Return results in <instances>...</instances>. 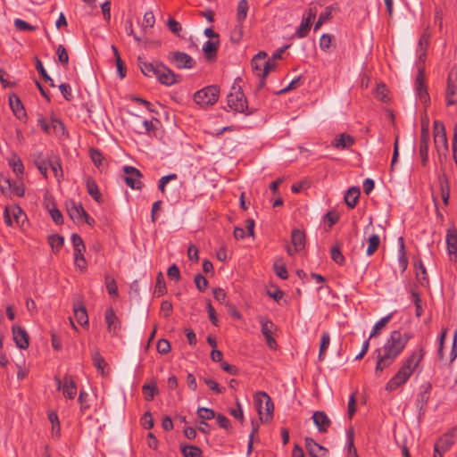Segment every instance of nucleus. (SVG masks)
I'll return each instance as SVG.
<instances>
[{
	"label": "nucleus",
	"mask_w": 457,
	"mask_h": 457,
	"mask_svg": "<svg viewBox=\"0 0 457 457\" xmlns=\"http://www.w3.org/2000/svg\"><path fill=\"white\" fill-rule=\"evenodd\" d=\"M453 71H451L448 75L447 79V89H446V104L447 105H453L457 103V98H454L456 95V87L452 81Z\"/></svg>",
	"instance_id": "7c9ffc66"
},
{
	"label": "nucleus",
	"mask_w": 457,
	"mask_h": 457,
	"mask_svg": "<svg viewBox=\"0 0 457 457\" xmlns=\"http://www.w3.org/2000/svg\"><path fill=\"white\" fill-rule=\"evenodd\" d=\"M34 163L39 172L46 178L47 176V170L49 167V160L48 158L45 157L42 153H39L37 154H35L34 158Z\"/></svg>",
	"instance_id": "2f4dec72"
},
{
	"label": "nucleus",
	"mask_w": 457,
	"mask_h": 457,
	"mask_svg": "<svg viewBox=\"0 0 457 457\" xmlns=\"http://www.w3.org/2000/svg\"><path fill=\"white\" fill-rule=\"evenodd\" d=\"M67 212L72 220H79L82 219V215H86L81 204H76L74 201L67 202L66 204Z\"/></svg>",
	"instance_id": "4be33fe9"
},
{
	"label": "nucleus",
	"mask_w": 457,
	"mask_h": 457,
	"mask_svg": "<svg viewBox=\"0 0 457 457\" xmlns=\"http://www.w3.org/2000/svg\"><path fill=\"white\" fill-rule=\"evenodd\" d=\"M46 208L48 210L50 216L53 220V221L57 224L61 225L63 223V217L62 212L57 209L54 200H46L45 203Z\"/></svg>",
	"instance_id": "393cba45"
},
{
	"label": "nucleus",
	"mask_w": 457,
	"mask_h": 457,
	"mask_svg": "<svg viewBox=\"0 0 457 457\" xmlns=\"http://www.w3.org/2000/svg\"><path fill=\"white\" fill-rule=\"evenodd\" d=\"M167 26L173 34L179 36V32L182 30V27L179 21L170 17L167 21Z\"/></svg>",
	"instance_id": "338daca9"
},
{
	"label": "nucleus",
	"mask_w": 457,
	"mask_h": 457,
	"mask_svg": "<svg viewBox=\"0 0 457 457\" xmlns=\"http://www.w3.org/2000/svg\"><path fill=\"white\" fill-rule=\"evenodd\" d=\"M434 129V143L438 154H445L447 149V137L443 122L435 120L433 124Z\"/></svg>",
	"instance_id": "1a4fd4ad"
},
{
	"label": "nucleus",
	"mask_w": 457,
	"mask_h": 457,
	"mask_svg": "<svg viewBox=\"0 0 457 457\" xmlns=\"http://www.w3.org/2000/svg\"><path fill=\"white\" fill-rule=\"evenodd\" d=\"M205 385L212 391H214L217 394H221L225 392V387L220 386L214 379L207 378H204Z\"/></svg>",
	"instance_id": "0e129e2a"
},
{
	"label": "nucleus",
	"mask_w": 457,
	"mask_h": 457,
	"mask_svg": "<svg viewBox=\"0 0 457 457\" xmlns=\"http://www.w3.org/2000/svg\"><path fill=\"white\" fill-rule=\"evenodd\" d=\"M438 182H439L440 192H441L443 203L445 205H447L449 203V197H450V185H449V180L445 173L442 175H439Z\"/></svg>",
	"instance_id": "a878e982"
},
{
	"label": "nucleus",
	"mask_w": 457,
	"mask_h": 457,
	"mask_svg": "<svg viewBox=\"0 0 457 457\" xmlns=\"http://www.w3.org/2000/svg\"><path fill=\"white\" fill-rule=\"evenodd\" d=\"M360 194V188L357 187H353L346 191L345 202L349 208L353 209L356 206Z\"/></svg>",
	"instance_id": "c85d7f7f"
},
{
	"label": "nucleus",
	"mask_w": 457,
	"mask_h": 457,
	"mask_svg": "<svg viewBox=\"0 0 457 457\" xmlns=\"http://www.w3.org/2000/svg\"><path fill=\"white\" fill-rule=\"evenodd\" d=\"M142 391L145 395V399L146 401H152L154 399L155 394L158 393V389H157V386L155 384H154V385L145 384L142 386Z\"/></svg>",
	"instance_id": "de8ad7c7"
},
{
	"label": "nucleus",
	"mask_w": 457,
	"mask_h": 457,
	"mask_svg": "<svg viewBox=\"0 0 457 457\" xmlns=\"http://www.w3.org/2000/svg\"><path fill=\"white\" fill-rule=\"evenodd\" d=\"M368 243L369 245L366 253L369 256H370L378 249L380 245V238L378 235H371L368 238Z\"/></svg>",
	"instance_id": "37998d69"
},
{
	"label": "nucleus",
	"mask_w": 457,
	"mask_h": 457,
	"mask_svg": "<svg viewBox=\"0 0 457 457\" xmlns=\"http://www.w3.org/2000/svg\"><path fill=\"white\" fill-rule=\"evenodd\" d=\"M355 143V138L347 133H341L331 143L336 149H348Z\"/></svg>",
	"instance_id": "6ab92c4d"
},
{
	"label": "nucleus",
	"mask_w": 457,
	"mask_h": 457,
	"mask_svg": "<svg viewBox=\"0 0 457 457\" xmlns=\"http://www.w3.org/2000/svg\"><path fill=\"white\" fill-rule=\"evenodd\" d=\"M259 321L262 325V333L266 337L272 335L273 328L275 327L274 323L265 319L264 317H259Z\"/></svg>",
	"instance_id": "c03bdc74"
},
{
	"label": "nucleus",
	"mask_w": 457,
	"mask_h": 457,
	"mask_svg": "<svg viewBox=\"0 0 457 457\" xmlns=\"http://www.w3.org/2000/svg\"><path fill=\"white\" fill-rule=\"evenodd\" d=\"M9 104L13 114L17 119L23 120L27 117L24 105L16 94L12 93L9 96Z\"/></svg>",
	"instance_id": "f3484780"
},
{
	"label": "nucleus",
	"mask_w": 457,
	"mask_h": 457,
	"mask_svg": "<svg viewBox=\"0 0 457 457\" xmlns=\"http://www.w3.org/2000/svg\"><path fill=\"white\" fill-rule=\"evenodd\" d=\"M330 343V337L328 332L324 331L321 335L320 338V352H319V360L321 361L324 360L325 353Z\"/></svg>",
	"instance_id": "a19ab883"
},
{
	"label": "nucleus",
	"mask_w": 457,
	"mask_h": 457,
	"mask_svg": "<svg viewBox=\"0 0 457 457\" xmlns=\"http://www.w3.org/2000/svg\"><path fill=\"white\" fill-rule=\"evenodd\" d=\"M415 90L420 102L428 104L430 101V97L428 93L427 86L425 85V73L423 67H420L418 70V74L415 79Z\"/></svg>",
	"instance_id": "f8f14e48"
},
{
	"label": "nucleus",
	"mask_w": 457,
	"mask_h": 457,
	"mask_svg": "<svg viewBox=\"0 0 457 457\" xmlns=\"http://www.w3.org/2000/svg\"><path fill=\"white\" fill-rule=\"evenodd\" d=\"M155 23V18L153 12H146L143 17L142 28L145 30L147 28H153Z\"/></svg>",
	"instance_id": "bf43d9fd"
},
{
	"label": "nucleus",
	"mask_w": 457,
	"mask_h": 457,
	"mask_svg": "<svg viewBox=\"0 0 457 457\" xmlns=\"http://www.w3.org/2000/svg\"><path fill=\"white\" fill-rule=\"evenodd\" d=\"M428 142H429V131L427 126L422 124L420 138V156L421 159V165L426 166L428 162Z\"/></svg>",
	"instance_id": "ddd939ff"
},
{
	"label": "nucleus",
	"mask_w": 457,
	"mask_h": 457,
	"mask_svg": "<svg viewBox=\"0 0 457 457\" xmlns=\"http://www.w3.org/2000/svg\"><path fill=\"white\" fill-rule=\"evenodd\" d=\"M255 408L262 423L272 420L274 404L270 396L262 391L257 392L253 396Z\"/></svg>",
	"instance_id": "7ed1b4c3"
},
{
	"label": "nucleus",
	"mask_w": 457,
	"mask_h": 457,
	"mask_svg": "<svg viewBox=\"0 0 457 457\" xmlns=\"http://www.w3.org/2000/svg\"><path fill=\"white\" fill-rule=\"evenodd\" d=\"M59 89H60L63 98L66 101L70 102V101L72 100L73 96H72L71 87L70 84H68V83H62L59 86Z\"/></svg>",
	"instance_id": "774afa93"
},
{
	"label": "nucleus",
	"mask_w": 457,
	"mask_h": 457,
	"mask_svg": "<svg viewBox=\"0 0 457 457\" xmlns=\"http://www.w3.org/2000/svg\"><path fill=\"white\" fill-rule=\"evenodd\" d=\"M137 62L141 72L148 78L154 77L158 79V76L162 70V66H165V64L160 61L148 62L143 56H138Z\"/></svg>",
	"instance_id": "6e6552de"
},
{
	"label": "nucleus",
	"mask_w": 457,
	"mask_h": 457,
	"mask_svg": "<svg viewBox=\"0 0 457 457\" xmlns=\"http://www.w3.org/2000/svg\"><path fill=\"white\" fill-rule=\"evenodd\" d=\"M86 187L88 195L97 203L103 202V196L102 194L99 191L98 186L95 179H93L91 177L86 178Z\"/></svg>",
	"instance_id": "b1692460"
},
{
	"label": "nucleus",
	"mask_w": 457,
	"mask_h": 457,
	"mask_svg": "<svg viewBox=\"0 0 457 457\" xmlns=\"http://www.w3.org/2000/svg\"><path fill=\"white\" fill-rule=\"evenodd\" d=\"M347 452L348 457H359L354 446V431L353 428L347 430Z\"/></svg>",
	"instance_id": "58836bf2"
},
{
	"label": "nucleus",
	"mask_w": 457,
	"mask_h": 457,
	"mask_svg": "<svg viewBox=\"0 0 457 457\" xmlns=\"http://www.w3.org/2000/svg\"><path fill=\"white\" fill-rule=\"evenodd\" d=\"M277 68V63L275 61L271 59H265L264 65L262 71V76L263 78H266L268 74L273 71H275Z\"/></svg>",
	"instance_id": "052dcab7"
},
{
	"label": "nucleus",
	"mask_w": 457,
	"mask_h": 457,
	"mask_svg": "<svg viewBox=\"0 0 457 457\" xmlns=\"http://www.w3.org/2000/svg\"><path fill=\"white\" fill-rule=\"evenodd\" d=\"M220 88L216 85L205 87L194 94V101L201 106L214 104L219 98Z\"/></svg>",
	"instance_id": "423d86ee"
},
{
	"label": "nucleus",
	"mask_w": 457,
	"mask_h": 457,
	"mask_svg": "<svg viewBox=\"0 0 457 457\" xmlns=\"http://www.w3.org/2000/svg\"><path fill=\"white\" fill-rule=\"evenodd\" d=\"M36 70L45 82L48 83L50 87H54L55 84L54 79L48 75L42 62L36 56L35 57Z\"/></svg>",
	"instance_id": "e433bc0d"
},
{
	"label": "nucleus",
	"mask_w": 457,
	"mask_h": 457,
	"mask_svg": "<svg viewBox=\"0 0 457 457\" xmlns=\"http://www.w3.org/2000/svg\"><path fill=\"white\" fill-rule=\"evenodd\" d=\"M47 242L54 253H57L64 245V237L59 234H53L47 237Z\"/></svg>",
	"instance_id": "72a5a7b5"
},
{
	"label": "nucleus",
	"mask_w": 457,
	"mask_h": 457,
	"mask_svg": "<svg viewBox=\"0 0 457 457\" xmlns=\"http://www.w3.org/2000/svg\"><path fill=\"white\" fill-rule=\"evenodd\" d=\"M49 167L52 169L56 178L62 177V169L59 158H56L55 160H49Z\"/></svg>",
	"instance_id": "69168bd1"
},
{
	"label": "nucleus",
	"mask_w": 457,
	"mask_h": 457,
	"mask_svg": "<svg viewBox=\"0 0 457 457\" xmlns=\"http://www.w3.org/2000/svg\"><path fill=\"white\" fill-rule=\"evenodd\" d=\"M331 259L337 264L343 265L345 263V256L343 255L339 246L335 245L330 249Z\"/></svg>",
	"instance_id": "8fccbe9b"
},
{
	"label": "nucleus",
	"mask_w": 457,
	"mask_h": 457,
	"mask_svg": "<svg viewBox=\"0 0 457 457\" xmlns=\"http://www.w3.org/2000/svg\"><path fill=\"white\" fill-rule=\"evenodd\" d=\"M168 62L177 69H192L196 62L191 55L180 51L170 52L167 55Z\"/></svg>",
	"instance_id": "0eeeda50"
},
{
	"label": "nucleus",
	"mask_w": 457,
	"mask_h": 457,
	"mask_svg": "<svg viewBox=\"0 0 457 457\" xmlns=\"http://www.w3.org/2000/svg\"><path fill=\"white\" fill-rule=\"evenodd\" d=\"M73 312L74 316L77 320V322L84 327L88 326V316L86 307L84 306L82 302H77L73 304Z\"/></svg>",
	"instance_id": "412c9836"
},
{
	"label": "nucleus",
	"mask_w": 457,
	"mask_h": 457,
	"mask_svg": "<svg viewBox=\"0 0 457 457\" xmlns=\"http://www.w3.org/2000/svg\"><path fill=\"white\" fill-rule=\"evenodd\" d=\"M13 340L16 346L20 349L25 350L29 345V334L22 327L13 325L12 328Z\"/></svg>",
	"instance_id": "dca6fc26"
},
{
	"label": "nucleus",
	"mask_w": 457,
	"mask_h": 457,
	"mask_svg": "<svg viewBox=\"0 0 457 457\" xmlns=\"http://www.w3.org/2000/svg\"><path fill=\"white\" fill-rule=\"evenodd\" d=\"M51 122V128L56 135L63 136L66 133L65 126L60 119L55 116H52Z\"/></svg>",
	"instance_id": "a18cd8bd"
},
{
	"label": "nucleus",
	"mask_w": 457,
	"mask_h": 457,
	"mask_svg": "<svg viewBox=\"0 0 457 457\" xmlns=\"http://www.w3.org/2000/svg\"><path fill=\"white\" fill-rule=\"evenodd\" d=\"M249 4L247 0H240L236 9V24L234 29L230 32V40L238 43L244 35V21L247 17Z\"/></svg>",
	"instance_id": "20e7f679"
},
{
	"label": "nucleus",
	"mask_w": 457,
	"mask_h": 457,
	"mask_svg": "<svg viewBox=\"0 0 457 457\" xmlns=\"http://www.w3.org/2000/svg\"><path fill=\"white\" fill-rule=\"evenodd\" d=\"M194 282L195 284L196 288L200 292H204L208 288V280L201 273H197L194 278Z\"/></svg>",
	"instance_id": "603ef678"
},
{
	"label": "nucleus",
	"mask_w": 457,
	"mask_h": 457,
	"mask_svg": "<svg viewBox=\"0 0 457 457\" xmlns=\"http://www.w3.org/2000/svg\"><path fill=\"white\" fill-rule=\"evenodd\" d=\"M197 416L202 420L200 424L209 427L205 420H212L216 417V413L212 409L199 407L196 411Z\"/></svg>",
	"instance_id": "c9c22d12"
},
{
	"label": "nucleus",
	"mask_w": 457,
	"mask_h": 457,
	"mask_svg": "<svg viewBox=\"0 0 457 457\" xmlns=\"http://www.w3.org/2000/svg\"><path fill=\"white\" fill-rule=\"evenodd\" d=\"M411 336L408 333H402L400 330H394L383 346V353L377 349L378 359L376 363V374L382 372L389 367L395 359L402 353Z\"/></svg>",
	"instance_id": "f257e3e1"
},
{
	"label": "nucleus",
	"mask_w": 457,
	"mask_h": 457,
	"mask_svg": "<svg viewBox=\"0 0 457 457\" xmlns=\"http://www.w3.org/2000/svg\"><path fill=\"white\" fill-rule=\"evenodd\" d=\"M104 320L107 324V330L113 336H117L120 330L121 322L112 307H109L105 310Z\"/></svg>",
	"instance_id": "4468645a"
},
{
	"label": "nucleus",
	"mask_w": 457,
	"mask_h": 457,
	"mask_svg": "<svg viewBox=\"0 0 457 457\" xmlns=\"http://www.w3.org/2000/svg\"><path fill=\"white\" fill-rule=\"evenodd\" d=\"M9 165L12 168V171L17 176H21L24 173V166L23 163L16 154L12 156V159L9 160Z\"/></svg>",
	"instance_id": "ea45409f"
},
{
	"label": "nucleus",
	"mask_w": 457,
	"mask_h": 457,
	"mask_svg": "<svg viewBox=\"0 0 457 457\" xmlns=\"http://www.w3.org/2000/svg\"><path fill=\"white\" fill-rule=\"evenodd\" d=\"M156 349L160 354H167L170 351V344L167 339L161 338L157 342Z\"/></svg>",
	"instance_id": "680f3d73"
},
{
	"label": "nucleus",
	"mask_w": 457,
	"mask_h": 457,
	"mask_svg": "<svg viewBox=\"0 0 457 457\" xmlns=\"http://www.w3.org/2000/svg\"><path fill=\"white\" fill-rule=\"evenodd\" d=\"M92 362L95 368L103 375H105V369L108 367V364L104 358L101 355L98 349H95L92 353Z\"/></svg>",
	"instance_id": "bb28decb"
},
{
	"label": "nucleus",
	"mask_w": 457,
	"mask_h": 457,
	"mask_svg": "<svg viewBox=\"0 0 457 457\" xmlns=\"http://www.w3.org/2000/svg\"><path fill=\"white\" fill-rule=\"evenodd\" d=\"M429 43V37L427 34H422L419 40V58L423 62V57L426 55V49Z\"/></svg>",
	"instance_id": "09e8293b"
},
{
	"label": "nucleus",
	"mask_w": 457,
	"mask_h": 457,
	"mask_svg": "<svg viewBox=\"0 0 457 457\" xmlns=\"http://www.w3.org/2000/svg\"><path fill=\"white\" fill-rule=\"evenodd\" d=\"M162 71L158 76V82L166 87L173 86L181 80V76L176 74L168 66H162Z\"/></svg>",
	"instance_id": "2eb2a0df"
},
{
	"label": "nucleus",
	"mask_w": 457,
	"mask_h": 457,
	"mask_svg": "<svg viewBox=\"0 0 457 457\" xmlns=\"http://www.w3.org/2000/svg\"><path fill=\"white\" fill-rule=\"evenodd\" d=\"M105 284H106V289H107L108 294L113 298L118 297V295H119L118 287H117V283H116L115 279L113 278H112L111 276L106 275L105 276Z\"/></svg>",
	"instance_id": "79ce46f5"
},
{
	"label": "nucleus",
	"mask_w": 457,
	"mask_h": 457,
	"mask_svg": "<svg viewBox=\"0 0 457 457\" xmlns=\"http://www.w3.org/2000/svg\"><path fill=\"white\" fill-rule=\"evenodd\" d=\"M242 79L237 78L230 87V109L237 112L249 114L247 100L245 94L241 90Z\"/></svg>",
	"instance_id": "39448f33"
},
{
	"label": "nucleus",
	"mask_w": 457,
	"mask_h": 457,
	"mask_svg": "<svg viewBox=\"0 0 457 457\" xmlns=\"http://www.w3.org/2000/svg\"><path fill=\"white\" fill-rule=\"evenodd\" d=\"M155 292L159 295H163L166 293V285L162 272H159L156 278Z\"/></svg>",
	"instance_id": "13d9d810"
},
{
	"label": "nucleus",
	"mask_w": 457,
	"mask_h": 457,
	"mask_svg": "<svg viewBox=\"0 0 457 457\" xmlns=\"http://www.w3.org/2000/svg\"><path fill=\"white\" fill-rule=\"evenodd\" d=\"M421 387L422 391L418 395L417 398V406L420 410L423 409V407L426 406L428 402L432 386L430 383H426Z\"/></svg>",
	"instance_id": "473e14b6"
},
{
	"label": "nucleus",
	"mask_w": 457,
	"mask_h": 457,
	"mask_svg": "<svg viewBox=\"0 0 457 457\" xmlns=\"http://www.w3.org/2000/svg\"><path fill=\"white\" fill-rule=\"evenodd\" d=\"M446 244H447V251L450 258L452 259V255L456 257L457 253V230L455 228H451L447 229L446 234Z\"/></svg>",
	"instance_id": "5701e85b"
},
{
	"label": "nucleus",
	"mask_w": 457,
	"mask_h": 457,
	"mask_svg": "<svg viewBox=\"0 0 457 457\" xmlns=\"http://www.w3.org/2000/svg\"><path fill=\"white\" fill-rule=\"evenodd\" d=\"M54 381L57 390H62L65 398L74 399L77 394V385L71 375L65 374L63 380L55 376Z\"/></svg>",
	"instance_id": "9d476101"
},
{
	"label": "nucleus",
	"mask_w": 457,
	"mask_h": 457,
	"mask_svg": "<svg viewBox=\"0 0 457 457\" xmlns=\"http://www.w3.org/2000/svg\"><path fill=\"white\" fill-rule=\"evenodd\" d=\"M291 241L295 247V252H299L304 247L305 234L299 229H294L291 234Z\"/></svg>",
	"instance_id": "c756f323"
},
{
	"label": "nucleus",
	"mask_w": 457,
	"mask_h": 457,
	"mask_svg": "<svg viewBox=\"0 0 457 457\" xmlns=\"http://www.w3.org/2000/svg\"><path fill=\"white\" fill-rule=\"evenodd\" d=\"M393 313H390L385 317H383L380 320H378L375 326L372 328V331L370 335V338H372L373 337L377 336L378 331L382 329L392 319Z\"/></svg>",
	"instance_id": "49530a36"
},
{
	"label": "nucleus",
	"mask_w": 457,
	"mask_h": 457,
	"mask_svg": "<svg viewBox=\"0 0 457 457\" xmlns=\"http://www.w3.org/2000/svg\"><path fill=\"white\" fill-rule=\"evenodd\" d=\"M78 402L80 405V411L85 412L90 408L89 395L84 390H81L79 395Z\"/></svg>",
	"instance_id": "864d4df0"
},
{
	"label": "nucleus",
	"mask_w": 457,
	"mask_h": 457,
	"mask_svg": "<svg viewBox=\"0 0 457 457\" xmlns=\"http://www.w3.org/2000/svg\"><path fill=\"white\" fill-rule=\"evenodd\" d=\"M268 57V54L264 51H260L256 54L251 62L253 70L256 72L257 76H262V71L264 65L265 59Z\"/></svg>",
	"instance_id": "cd10ccee"
},
{
	"label": "nucleus",
	"mask_w": 457,
	"mask_h": 457,
	"mask_svg": "<svg viewBox=\"0 0 457 457\" xmlns=\"http://www.w3.org/2000/svg\"><path fill=\"white\" fill-rule=\"evenodd\" d=\"M126 176L124 177V181L128 187L132 189H141L143 187V183L140 179L143 177L141 171L132 166L125 165L122 168Z\"/></svg>",
	"instance_id": "9b49d317"
},
{
	"label": "nucleus",
	"mask_w": 457,
	"mask_h": 457,
	"mask_svg": "<svg viewBox=\"0 0 457 457\" xmlns=\"http://www.w3.org/2000/svg\"><path fill=\"white\" fill-rule=\"evenodd\" d=\"M203 51L208 61L214 59L218 51V42L207 40L203 46Z\"/></svg>",
	"instance_id": "f704fd0d"
},
{
	"label": "nucleus",
	"mask_w": 457,
	"mask_h": 457,
	"mask_svg": "<svg viewBox=\"0 0 457 457\" xmlns=\"http://www.w3.org/2000/svg\"><path fill=\"white\" fill-rule=\"evenodd\" d=\"M89 154H90L91 161L94 162V164L98 169H101L102 162H103L102 153L96 148H90Z\"/></svg>",
	"instance_id": "4d7b16f0"
},
{
	"label": "nucleus",
	"mask_w": 457,
	"mask_h": 457,
	"mask_svg": "<svg viewBox=\"0 0 457 457\" xmlns=\"http://www.w3.org/2000/svg\"><path fill=\"white\" fill-rule=\"evenodd\" d=\"M56 55L58 57V61L62 65L66 66L69 62V54L63 45H59L56 49Z\"/></svg>",
	"instance_id": "5fc2aeb1"
},
{
	"label": "nucleus",
	"mask_w": 457,
	"mask_h": 457,
	"mask_svg": "<svg viewBox=\"0 0 457 457\" xmlns=\"http://www.w3.org/2000/svg\"><path fill=\"white\" fill-rule=\"evenodd\" d=\"M305 447L309 454H313L314 450H317L318 452H324V446L319 445L311 437H305Z\"/></svg>",
	"instance_id": "3c124183"
},
{
	"label": "nucleus",
	"mask_w": 457,
	"mask_h": 457,
	"mask_svg": "<svg viewBox=\"0 0 457 457\" xmlns=\"http://www.w3.org/2000/svg\"><path fill=\"white\" fill-rule=\"evenodd\" d=\"M213 296L219 303H223L226 306L228 305V301L227 300V293L224 289L220 287L214 288Z\"/></svg>",
	"instance_id": "e2e57ef3"
},
{
	"label": "nucleus",
	"mask_w": 457,
	"mask_h": 457,
	"mask_svg": "<svg viewBox=\"0 0 457 457\" xmlns=\"http://www.w3.org/2000/svg\"><path fill=\"white\" fill-rule=\"evenodd\" d=\"M312 22L309 21V19L303 18L302 22L296 30V35L298 37H304L307 36L308 32L310 31Z\"/></svg>",
	"instance_id": "6e6d98bb"
},
{
	"label": "nucleus",
	"mask_w": 457,
	"mask_h": 457,
	"mask_svg": "<svg viewBox=\"0 0 457 457\" xmlns=\"http://www.w3.org/2000/svg\"><path fill=\"white\" fill-rule=\"evenodd\" d=\"M180 450L184 457H202V450L198 446L181 445Z\"/></svg>",
	"instance_id": "4c0bfd02"
},
{
	"label": "nucleus",
	"mask_w": 457,
	"mask_h": 457,
	"mask_svg": "<svg viewBox=\"0 0 457 457\" xmlns=\"http://www.w3.org/2000/svg\"><path fill=\"white\" fill-rule=\"evenodd\" d=\"M424 355L425 350L422 347L414 350L396 374L386 383V390L395 391L399 386L405 384L422 361Z\"/></svg>",
	"instance_id": "f03ea898"
},
{
	"label": "nucleus",
	"mask_w": 457,
	"mask_h": 457,
	"mask_svg": "<svg viewBox=\"0 0 457 457\" xmlns=\"http://www.w3.org/2000/svg\"><path fill=\"white\" fill-rule=\"evenodd\" d=\"M456 440L457 428H453L449 432L441 436L436 444L441 446L443 452H446L451 448Z\"/></svg>",
	"instance_id": "aec40b11"
},
{
	"label": "nucleus",
	"mask_w": 457,
	"mask_h": 457,
	"mask_svg": "<svg viewBox=\"0 0 457 457\" xmlns=\"http://www.w3.org/2000/svg\"><path fill=\"white\" fill-rule=\"evenodd\" d=\"M312 420L319 432L325 433L331 425V420L322 411H317L312 415Z\"/></svg>",
	"instance_id": "a211bd4d"
}]
</instances>
